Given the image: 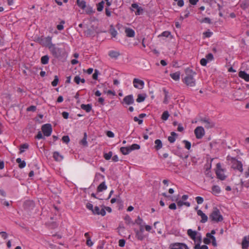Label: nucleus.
<instances>
[{"mask_svg":"<svg viewBox=\"0 0 249 249\" xmlns=\"http://www.w3.org/2000/svg\"><path fill=\"white\" fill-rule=\"evenodd\" d=\"M36 138L37 139H41L44 138L42 134L40 131H39L38 132L37 135L36 136Z\"/></svg>","mask_w":249,"mask_h":249,"instance_id":"64","label":"nucleus"},{"mask_svg":"<svg viewBox=\"0 0 249 249\" xmlns=\"http://www.w3.org/2000/svg\"><path fill=\"white\" fill-rule=\"evenodd\" d=\"M211 239L212 240V245L215 247L217 246L216 242V239L214 236H212L211 237Z\"/></svg>","mask_w":249,"mask_h":249,"instance_id":"63","label":"nucleus"},{"mask_svg":"<svg viewBox=\"0 0 249 249\" xmlns=\"http://www.w3.org/2000/svg\"><path fill=\"white\" fill-rule=\"evenodd\" d=\"M112 156V152L111 151H109L107 153H105L104 155V157L106 160H109L111 159Z\"/></svg>","mask_w":249,"mask_h":249,"instance_id":"45","label":"nucleus"},{"mask_svg":"<svg viewBox=\"0 0 249 249\" xmlns=\"http://www.w3.org/2000/svg\"><path fill=\"white\" fill-rule=\"evenodd\" d=\"M85 34L87 37H91L94 36V31L92 29H88L85 31Z\"/></svg>","mask_w":249,"mask_h":249,"instance_id":"30","label":"nucleus"},{"mask_svg":"<svg viewBox=\"0 0 249 249\" xmlns=\"http://www.w3.org/2000/svg\"><path fill=\"white\" fill-rule=\"evenodd\" d=\"M136 223L138 225H142V219L140 217L138 216L137 219L135 220Z\"/></svg>","mask_w":249,"mask_h":249,"instance_id":"62","label":"nucleus"},{"mask_svg":"<svg viewBox=\"0 0 249 249\" xmlns=\"http://www.w3.org/2000/svg\"><path fill=\"white\" fill-rule=\"evenodd\" d=\"M86 13L88 14H90L93 13L92 8L90 6H86Z\"/></svg>","mask_w":249,"mask_h":249,"instance_id":"51","label":"nucleus"},{"mask_svg":"<svg viewBox=\"0 0 249 249\" xmlns=\"http://www.w3.org/2000/svg\"><path fill=\"white\" fill-rule=\"evenodd\" d=\"M49 59V57L48 55H44L41 58V62H48Z\"/></svg>","mask_w":249,"mask_h":249,"instance_id":"50","label":"nucleus"},{"mask_svg":"<svg viewBox=\"0 0 249 249\" xmlns=\"http://www.w3.org/2000/svg\"><path fill=\"white\" fill-rule=\"evenodd\" d=\"M182 142L183 143H184L185 144V147L188 149V150H190L191 147V143L190 142H189V141H187V140H183L182 141Z\"/></svg>","mask_w":249,"mask_h":249,"instance_id":"43","label":"nucleus"},{"mask_svg":"<svg viewBox=\"0 0 249 249\" xmlns=\"http://www.w3.org/2000/svg\"><path fill=\"white\" fill-rule=\"evenodd\" d=\"M52 37L49 36L47 37L41 36L38 38L37 41L42 46L48 47L50 50L51 47L54 45L52 43Z\"/></svg>","mask_w":249,"mask_h":249,"instance_id":"4","label":"nucleus"},{"mask_svg":"<svg viewBox=\"0 0 249 249\" xmlns=\"http://www.w3.org/2000/svg\"><path fill=\"white\" fill-rule=\"evenodd\" d=\"M41 130L44 136L49 137L51 135L52 132V125L50 124H43L41 127Z\"/></svg>","mask_w":249,"mask_h":249,"instance_id":"6","label":"nucleus"},{"mask_svg":"<svg viewBox=\"0 0 249 249\" xmlns=\"http://www.w3.org/2000/svg\"><path fill=\"white\" fill-rule=\"evenodd\" d=\"M206 57L208 61H212L213 58V55L211 53H209L206 55Z\"/></svg>","mask_w":249,"mask_h":249,"instance_id":"57","label":"nucleus"},{"mask_svg":"<svg viewBox=\"0 0 249 249\" xmlns=\"http://www.w3.org/2000/svg\"><path fill=\"white\" fill-rule=\"evenodd\" d=\"M210 218L213 221L218 222L223 220L222 215L220 214L219 210L217 208H214L210 215Z\"/></svg>","mask_w":249,"mask_h":249,"instance_id":"3","label":"nucleus"},{"mask_svg":"<svg viewBox=\"0 0 249 249\" xmlns=\"http://www.w3.org/2000/svg\"><path fill=\"white\" fill-rule=\"evenodd\" d=\"M81 108L85 110L87 112H89L92 109V105L91 104H82L81 105Z\"/></svg>","mask_w":249,"mask_h":249,"instance_id":"20","label":"nucleus"},{"mask_svg":"<svg viewBox=\"0 0 249 249\" xmlns=\"http://www.w3.org/2000/svg\"><path fill=\"white\" fill-rule=\"evenodd\" d=\"M99 74V71L97 70H94V73L92 75V78L94 80H98V75Z\"/></svg>","mask_w":249,"mask_h":249,"instance_id":"54","label":"nucleus"},{"mask_svg":"<svg viewBox=\"0 0 249 249\" xmlns=\"http://www.w3.org/2000/svg\"><path fill=\"white\" fill-rule=\"evenodd\" d=\"M65 23V21L62 20L60 22V24L59 25H57V30L61 31L64 29L63 24Z\"/></svg>","mask_w":249,"mask_h":249,"instance_id":"49","label":"nucleus"},{"mask_svg":"<svg viewBox=\"0 0 249 249\" xmlns=\"http://www.w3.org/2000/svg\"><path fill=\"white\" fill-rule=\"evenodd\" d=\"M16 162L18 163V167L20 168H23L26 166V162L24 160H22L20 158H18Z\"/></svg>","mask_w":249,"mask_h":249,"instance_id":"28","label":"nucleus"},{"mask_svg":"<svg viewBox=\"0 0 249 249\" xmlns=\"http://www.w3.org/2000/svg\"><path fill=\"white\" fill-rule=\"evenodd\" d=\"M196 202H197L198 204H201L204 201L203 198L202 197H201V196H197L196 198Z\"/></svg>","mask_w":249,"mask_h":249,"instance_id":"53","label":"nucleus"},{"mask_svg":"<svg viewBox=\"0 0 249 249\" xmlns=\"http://www.w3.org/2000/svg\"><path fill=\"white\" fill-rule=\"evenodd\" d=\"M223 171V170H216L215 171L217 178L222 180H224L226 177L224 175Z\"/></svg>","mask_w":249,"mask_h":249,"instance_id":"19","label":"nucleus"},{"mask_svg":"<svg viewBox=\"0 0 249 249\" xmlns=\"http://www.w3.org/2000/svg\"><path fill=\"white\" fill-rule=\"evenodd\" d=\"M146 97L145 94H139L138 95L137 99H136V101L138 103H141L143 102Z\"/></svg>","mask_w":249,"mask_h":249,"instance_id":"29","label":"nucleus"},{"mask_svg":"<svg viewBox=\"0 0 249 249\" xmlns=\"http://www.w3.org/2000/svg\"><path fill=\"white\" fill-rule=\"evenodd\" d=\"M155 148L157 150H159L162 148V142L160 140L157 139L155 141Z\"/></svg>","mask_w":249,"mask_h":249,"instance_id":"24","label":"nucleus"},{"mask_svg":"<svg viewBox=\"0 0 249 249\" xmlns=\"http://www.w3.org/2000/svg\"><path fill=\"white\" fill-rule=\"evenodd\" d=\"M181 246H186V244L181 243H172L170 245V248L171 249H180Z\"/></svg>","mask_w":249,"mask_h":249,"instance_id":"16","label":"nucleus"},{"mask_svg":"<svg viewBox=\"0 0 249 249\" xmlns=\"http://www.w3.org/2000/svg\"><path fill=\"white\" fill-rule=\"evenodd\" d=\"M24 206L25 208L28 209L30 207H34V203L32 201L28 200L24 202Z\"/></svg>","mask_w":249,"mask_h":249,"instance_id":"32","label":"nucleus"},{"mask_svg":"<svg viewBox=\"0 0 249 249\" xmlns=\"http://www.w3.org/2000/svg\"><path fill=\"white\" fill-rule=\"evenodd\" d=\"M200 22L201 23H207L208 24H211L212 21L211 19L209 18H205L200 20Z\"/></svg>","mask_w":249,"mask_h":249,"instance_id":"46","label":"nucleus"},{"mask_svg":"<svg viewBox=\"0 0 249 249\" xmlns=\"http://www.w3.org/2000/svg\"><path fill=\"white\" fill-rule=\"evenodd\" d=\"M87 135L86 132H84V137L82 139V140L80 141V143L84 146H87L88 145V143L87 142Z\"/></svg>","mask_w":249,"mask_h":249,"instance_id":"33","label":"nucleus"},{"mask_svg":"<svg viewBox=\"0 0 249 249\" xmlns=\"http://www.w3.org/2000/svg\"><path fill=\"white\" fill-rule=\"evenodd\" d=\"M143 229H141V232L137 231L136 232V237L140 240H142L143 239V235L142 234Z\"/></svg>","mask_w":249,"mask_h":249,"instance_id":"37","label":"nucleus"},{"mask_svg":"<svg viewBox=\"0 0 249 249\" xmlns=\"http://www.w3.org/2000/svg\"><path fill=\"white\" fill-rule=\"evenodd\" d=\"M126 36L129 37H133L135 36L134 31L130 28H126L125 30Z\"/></svg>","mask_w":249,"mask_h":249,"instance_id":"18","label":"nucleus"},{"mask_svg":"<svg viewBox=\"0 0 249 249\" xmlns=\"http://www.w3.org/2000/svg\"><path fill=\"white\" fill-rule=\"evenodd\" d=\"M238 76L246 82H249V74H248L245 71H240L238 73Z\"/></svg>","mask_w":249,"mask_h":249,"instance_id":"15","label":"nucleus"},{"mask_svg":"<svg viewBox=\"0 0 249 249\" xmlns=\"http://www.w3.org/2000/svg\"><path fill=\"white\" fill-rule=\"evenodd\" d=\"M130 152L134 150H138L140 148V145L138 144H133L130 146H129Z\"/></svg>","mask_w":249,"mask_h":249,"instance_id":"40","label":"nucleus"},{"mask_svg":"<svg viewBox=\"0 0 249 249\" xmlns=\"http://www.w3.org/2000/svg\"><path fill=\"white\" fill-rule=\"evenodd\" d=\"M86 244L89 247H91L93 245V243L91 240L90 237H88V239L87 240Z\"/></svg>","mask_w":249,"mask_h":249,"instance_id":"56","label":"nucleus"},{"mask_svg":"<svg viewBox=\"0 0 249 249\" xmlns=\"http://www.w3.org/2000/svg\"><path fill=\"white\" fill-rule=\"evenodd\" d=\"M109 32H110L111 35L113 37H115L117 35V31L112 25L110 26V29L109 30Z\"/></svg>","mask_w":249,"mask_h":249,"instance_id":"36","label":"nucleus"},{"mask_svg":"<svg viewBox=\"0 0 249 249\" xmlns=\"http://www.w3.org/2000/svg\"><path fill=\"white\" fill-rule=\"evenodd\" d=\"M29 145L27 143H24L20 145V153H22L24 152L23 149H28Z\"/></svg>","mask_w":249,"mask_h":249,"instance_id":"47","label":"nucleus"},{"mask_svg":"<svg viewBox=\"0 0 249 249\" xmlns=\"http://www.w3.org/2000/svg\"><path fill=\"white\" fill-rule=\"evenodd\" d=\"M220 189L218 186L214 185L212 187V193L216 195L220 193Z\"/></svg>","mask_w":249,"mask_h":249,"instance_id":"31","label":"nucleus"},{"mask_svg":"<svg viewBox=\"0 0 249 249\" xmlns=\"http://www.w3.org/2000/svg\"><path fill=\"white\" fill-rule=\"evenodd\" d=\"M133 86L135 88L142 89L143 88L144 83L142 80L137 78H134L133 81Z\"/></svg>","mask_w":249,"mask_h":249,"instance_id":"8","label":"nucleus"},{"mask_svg":"<svg viewBox=\"0 0 249 249\" xmlns=\"http://www.w3.org/2000/svg\"><path fill=\"white\" fill-rule=\"evenodd\" d=\"M131 7L137 10L135 12L136 15H140L142 13L143 9L141 7H140L137 3H132L131 4Z\"/></svg>","mask_w":249,"mask_h":249,"instance_id":"12","label":"nucleus"},{"mask_svg":"<svg viewBox=\"0 0 249 249\" xmlns=\"http://www.w3.org/2000/svg\"><path fill=\"white\" fill-rule=\"evenodd\" d=\"M62 140L64 142L68 143L70 142V138L68 136H64Z\"/></svg>","mask_w":249,"mask_h":249,"instance_id":"55","label":"nucleus"},{"mask_svg":"<svg viewBox=\"0 0 249 249\" xmlns=\"http://www.w3.org/2000/svg\"><path fill=\"white\" fill-rule=\"evenodd\" d=\"M81 80V78L79 76L76 75L74 78V81L77 84H79Z\"/></svg>","mask_w":249,"mask_h":249,"instance_id":"58","label":"nucleus"},{"mask_svg":"<svg viewBox=\"0 0 249 249\" xmlns=\"http://www.w3.org/2000/svg\"><path fill=\"white\" fill-rule=\"evenodd\" d=\"M249 246V235L245 236L242 242V248L243 249H247Z\"/></svg>","mask_w":249,"mask_h":249,"instance_id":"13","label":"nucleus"},{"mask_svg":"<svg viewBox=\"0 0 249 249\" xmlns=\"http://www.w3.org/2000/svg\"><path fill=\"white\" fill-rule=\"evenodd\" d=\"M50 51L53 55L58 58L59 61H64L68 56L67 52L64 45L62 47H57L54 44L51 47Z\"/></svg>","mask_w":249,"mask_h":249,"instance_id":"1","label":"nucleus"},{"mask_svg":"<svg viewBox=\"0 0 249 249\" xmlns=\"http://www.w3.org/2000/svg\"><path fill=\"white\" fill-rule=\"evenodd\" d=\"M36 107L35 106H31L27 108V110L28 111H36Z\"/></svg>","mask_w":249,"mask_h":249,"instance_id":"59","label":"nucleus"},{"mask_svg":"<svg viewBox=\"0 0 249 249\" xmlns=\"http://www.w3.org/2000/svg\"><path fill=\"white\" fill-rule=\"evenodd\" d=\"M227 160L231 161V167L233 169L237 170L241 173L243 172V164L241 161H239L235 158L231 157L230 156L227 157Z\"/></svg>","mask_w":249,"mask_h":249,"instance_id":"2","label":"nucleus"},{"mask_svg":"<svg viewBox=\"0 0 249 249\" xmlns=\"http://www.w3.org/2000/svg\"><path fill=\"white\" fill-rule=\"evenodd\" d=\"M177 135H178L176 132H172L171 133V136H169L168 138V140L170 142L173 143L176 140V139L175 137L176 136H177Z\"/></svg>","mask_w":249,"mask_h":249,"instance_id":"25","label":"nucleus"},{"mask_svg":"<svg viewBox=\"0 0 249 249\" xmlns=\"http://www.w3.org/2000/svg\"><path fill=\"white\" fill-rule=\"evenodd\" d=\"M59 81V79L57 76L55 75L54 76V80L52 82V85L53 87H55L57 86L58 82Z\"/></svg>","mask_w":249,"mask_h":249,"instance_id":"48","label":"nucleus"},{"mask_svg":"<svg viewBox=\"0 0 249 249\" xmlns=\"http://www.w3.org/2000/svg\"><path fill=\"white\" fill-rule=\"evenodd\" d=\"M125 243V241L124 239H120L119 241V245L121 247H123L124 246Z\"/></svg>","mask_w":249,"mask_h":249,"instance_id":"61","label":"nucleus"},{"mask_svg":"<svg viewBox=\"0 0 249 249\" xmlns=\"http://www.w3.org/2000/svg\"><path fill=\"white\" fill-rule=\"evenodd\" d=\"M120 151L124 155H127L130 152L129 146L121 147Z\"/></svg>","mask_w":249,"mask_h":249,"instance_id":"27","label":"nucleus"},{"mask_svg":"<svg viewBox=\"0 0 249 249\" xmlns=\"http://www.w3.org/2000/svg\"><path fill=\"white\" fill-rule=\"evenodd\" d=\"M169 116V114L168 112L167 111H165L162 114L161 119L164 121H166L168 119Z\"/></svg>","mask_w":249,"mask_h":249,"instance_id":"41","label":"nucleus"},{"mask_svg":"<svg viewBox=\"0 0 249 249\" xmlns=\"http://www.w3.org/2000/svg\"><path fill=\"white\" fill-rule=\"evenodd\" d=\"M196 137L197 139H201L205 134V131L202 126H197L194 131Z\"/></svg>","mask_w":249,"mask_h":249,"instance_id":"7","label":"nucleus"},{"mask_svg":"<svg viewBox=\"0 0 249 249\" xmlns=\"http://www.w3.org/2000/svg\"><path fill=\"white\" fill-rule=\"evenodd\" d=\"M170 34H171V33L170 32L166 31H164L163 32H162L161 35L159 36H164V37H167L169 36V35Z\"/></svg>","mask_w":249,"mask_h":249,"instance_id":"52","label":"nucleus"},{"mask_svg":"<svg viewBox=\"0 0 249 249\" xmlns=\"http://www.w3.org/2000/svg\"><path fill=\"white\" fill-rule=\"evenodd\" d=\"M195 249H208V247L206 245H202L200 246L199 243H197L194 247Z\"/></svg>","mask_w":249,"mask_h":249,"instance_id":"42","label":"nucleus"},{"mask_svg":"<svg viewBox=\"0 0 249 249\" xmlns=\"http://www.w3.org/2000/svg\"><path fill=\"white\" fill-rule=\"evenodd\" d=\"M53 157L56 161H61L63 159V157L60 155L58 152L53 153Z\"/></svg>","mask_w":249,"mask_h":249,"instance_id":"26","label":"nucleus"},{"mask_svg":"<svg viewBox=\"0 0 249 249\" xmlns=\"http://www.w3.org/2000/svg\"><path fill=\"white\" fill-rule=\"evenodd\" d=\"M22 69L23 72L26 75L29 74L30 71L29 68L26 66L25 63H22Z\"/></svg>","mask_w":249,"mask_h":249,"instance_id":"35","label":"nucleus"},{"mask_svg":"<svg viewBox=\"0 0 249 249\" xmlns=\"http://www.w3.org/2000/svg\"><path fill=\"white\" fill-rule=\"evenodd\" d=\"M183 82L188 86L190 87H194L195 85V80L194 79L193 75L187 74L183 79Z\"/></svg>","mask_w":249,"mask_h":249,"instance_id":"5","label":"nucleus"},{"mask_svg":"<svg viewBox=\"0 0 249 249\" xmlns=\"http://www.w3.org/2000/svg\"><path fill=\"white\" fill-rule=\"evenodd\" d=\"M105 2L103 0H102L99 3L97 4V10L99 12H101L103 10L104 8Z\"/></svg>","mask_w":249,"mask_h":249,"instance_id":"34","label":"nucleus"},{"mask_svg":"<svg viewBox=\"0 0 249 249\" xmlns=\"http://www.w3.org/2000/svg\"><path fill=\"white\" fill-rule=\"evenodd\" d=\"M163 92H164V95H165L164 101H163V103L167 104L168 103V98L169 97H168V92L165 89H163Z\"/></svg>","mask_w":249,"mask_h":249,"instance_id":"39","label":"nucleus"},{"mask_svg":"<svg viewBox=\"0 0 249 249\" xmlns=\"http://www.w3.org/2000/svg\"><path fill=\"white\" fill-rule=\"evenodd\" d=\"M187 234L192 240L195 241L197 234L196 231H194L192 229H189L187 231Z\"/></svg>","mask_w":249,"mask_h":249,"instance_id":"17","label":"nucleus"},{"mask_svg":"<svg viewBox=\"0 0 249 249\" xmlns=\"http://www.w3.org/2000/svg\"><path fill=\"white\" fill-rule=\"evenodd\" d=\"M200 121L205 124V127L206 128H212L214 126V123L211 121L210 119L207 118H202Z\"/></svg>","mask_w":249,"mask_h":249,"instance_id":"9","label":"nucleus"},{"mask_svg":"<svg viewBox=\"0 0 249 249\" xmlns=\"http://www.w3.org/2000/svg\"><path fill=\"white\" fill-rule=\"evenodd\" d=\"M197 214L199 216H200L201 217V220H200L201 223H204L207 221V220H208L207 216L204 213H203L201 210H197Z\"/></svg>","mask_w":249,"mask_h":249,"instance_id":"14","label":"nucleus"},{"mask_svg":"<svg viewBox=\"0 0 249 249\" xmlns=\"http://www.w3.org/2000/svg\"><path fill=\"white\" fill-rule=\"evenodd\" d=\"M170 76L175 81H178L180 79V72L179 71L172 73L170 74Z\"/></svg>","mask_w":249,"mask_h":249,"instance_id":"22","label":"nucleus"},{"mask_svg":"<svg viewBox=\"0 0 249 249\" xmlns=\"http://www.w3.org/2000/svg\"><path fill=\"white\" fill-rule=\"evenodd\" d=\"M191 10V6H190L189 7L187 8L185 10H184V18H187L189 17V15H190V11Z\"/></svg>","mask_w":249,"mask_h":249,"instance_id":"44","label":"nucleus"},{"mask_svg":"<svg viewBox=\"0 0 249 249\" xmlns=\"http://www.w3.org/2000/svg\"><path fill=\"white\" fill-rule=\"evenodd\" d=\"M213 33L212 32L208 31L205 32L203 33V35H204L205 37H210L212 35Z\"/></svg>","mask_w":249,"mask_h":249,"instance_id":"60","label":"nucleus"},{"mask_svg":"<svg viewBox=\"0 0 249 249\" xmlns=\"http://www.w3.org/2000/svg\"><path fill=\"white\" fill-rule=\"evenodd\" d=\"M119 55V53L116 51H110L109 53V55L112 58H117Z\"/></svg>","mask_w":249,"mask_h":249,"instance_id":"38","label":"nucleus"},{"mask_svg":"<svg viewBox=\"0 0 249 249\" xmlns=\"http://www.w3.org/2000/svg\"><path fill=\"white\" fill-rule=\"evenodd\" d=\"M107 189V186L106 185L105 182H102L97 187V191L98 192H102Z\"/></svg>","mask_w":249,"mask_h":249,"instance_id":"23","label":"nucleus"},{"mask_svg":"<svg viewBox=\"0 0 249 249\" xmlns=\"http://www.w3.org/2000/svg\"><path fill=\"white\" fill-rule=\"evenodd\" d=\"M92 213L94 214L101 215L102 216H104L106 214V211L105 209L102 208L101 210H100V208L98 206H95L92 210Z\"/></svg>","mask_w":249,"mask_h":249,"instance_id":"10","label":"nucleus"},{"mask_svg":"<svg viewBox=\"0 0 249 249\" xmlns=\"http://www.w3.org/2000/svg\"><path fill=\"white\" fill-rule=\"evenodd\" d=\"M123 101L127 105L133 104L134 102L133 95L131 94L125 96L123 99Z\"/></svg>","mask_w":249,"mask_h":249,"instance_id":"11","label":"nucleus"},{"mask_svg":"<svg viewBox=\"0 0 249 249\" xmlns=\"http://www.w3.org/2000/svg\"><path fill=\"white\" fill-rule=\"evenodd\" d=\"M76 3L77 5L82 9H85L86 8V2L83 0H77Z\"/></svg>","mask_w":249,"mask_h":249,"instance_id":"21","label":"nucleus"}]
</instances>
